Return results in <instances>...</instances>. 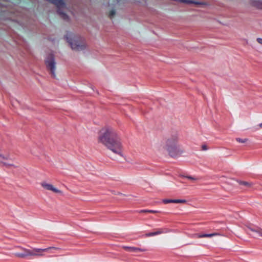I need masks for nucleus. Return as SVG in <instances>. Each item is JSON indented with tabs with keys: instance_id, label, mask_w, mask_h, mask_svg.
<instances>
[{
	"instance_id": "obj_16",
	"label": "nucleus",
	"mask_w": 262,
	"mask_h": 262,
	"mask_svg": "<svg viewBox=\"0 0 262 262\" xmlns=\"http://www.w3.org/2000/svg\"><path fill=\"white\" fill-rule=\"evenodd\" d=\"M236 140L239 143H244L247 141L248 139H241L239 138H237L236 139Z\"/></svg>"
},
{
	"instance_id": "obj_1",
	"label": "nucleus",
	"mask_w": 262,
	"mask_h": 262,
	"mask_svg": "<svg viewBox=\"0 0 262 262\" xmlns=\"http://www.w3.org/2000/svg\"><path fill=\"white\" fill-rule=\"evenodd\" d=\"M99 141L114 153L122 156V145L117 130L112 126H105L100 131Z\"/></svg>"
},
{
	"instance_id": "obj_23",
	"label": "nucleus",
	"mask_w": 262,
	"mask_h": 262,
	"mask_svg": "<svg viewBox=\"0 0 262 262\" xmlns=\"http://www.w3.org/2000/svg\"><path fill=\"white\" fill-rule=\"evenodd\" d=\"M148 210H141L140 211H139V212L140 213H146V212H148Z\"/></svg>"
},
{
	"instance_id": "obj_15",
	"label": "nucleus",
	"mask_w": 262,
	"mask_h": 262,
	"mask_svg": "<svg viewBox=\"0 0 262 262\" xmlns=\"http://www.w3.org/2000/svg\"><path fill=\"white\" fill-rule=\"evenodd\" d=\"M15 256L19 257V258H24L25 257V254H24V252L23 253H16L14 254Z\"/></svg>"
},
{
	"instance_id": "obj_20",
	"label": "nucleus",
	"mask_w": 262,
	"mask_h": 262,
	"mask_svg": "<svg viewBox=\"0 0 262 262\" xmlns=\"http://www.w3.org/2000/svg\"><path fill=\"white\" fill-rule=\"evenodd\" d=\"M159 211L157 210H148V213H158L159 212Z\"/></svg>"
},
{
	"instance_id": "obj_2",
	"label": "nucleus",
	"mask_w": 262,
	"mask_h": 262,
	"mask_svg": "<svg viewBox=\"0 0 262 262\" xmlns=\"http://www.w3.org/2000/svg\"><path fill=\"white\" fill-rule=\"evenodd\" d=\"M166 147L169 155L172 157L182 152L178 144V136L177 133L167 139L166 141Z\"/></svg>"
},
{
	"instance_id": "obj_6",
	"label": "nucleus",
	"mask_w": 262,
	"mask_h": 262,
	"mask_svg": "<svg viewBox=\"0 0 262 262\" xmlns=\"http://www.w3.org/2000/svg\"><path fill=\"white\" fill-rule=\"evenodd\" d=\"M41 186L48 190H51L55 193H61V191L55 188L52 184L43 182L41 183Z\"/></svg>"
},
{
	"instance_id": "obj_8",
	"label": "nucleus",
	"mask_w": 262,
	"mask_h": 262,
	"mask_svg": "<svg viewBox=\"0 0 262 262\" xmlns=\"http://www.w3.org/2000/svg\"><path fill=\"white\" fill-rule=\"evenodd\" d=\"M168 232V231L166 229H159L158 230V231H157L156 232H152L146 233V234H145V236L146 237L152 236H155V235H157L158 234H162L163 233H167Z\"/></svg>"
},
{
	"instance_id": "obj_17",
	"label": "nucleus",
	"mask_w": 262,
	"mask_h": 262,
	"mask_svg": "<svg viewBox=\"0 0 262 262\" xmlns=\"http://www.w3.org/2000/svg\"><path fill=\"white\" fill-rule=\"evenodd\" d=\"M115 14V10H112L111 12H110V16L111 18L113 17L114 15Z\"/></svg>"
},
{
	"instance_id": "obj_11",
	"label": "nucleus",
	"mask_w": 262,
	"mask_h": 262,
	"mask_svg": "<svg viewBox=\"0 0 262 262\" xmlns=\"http://www.w3.org/2000/svg\"><path fill=\"white\" fill-rule=\"evenodd\" d=\"M249 230L253 232H256L259 234V235L262 237V229L259 228L258 227H256L255 228H252L250 226H246Z\"/></svg>"
},
{
	"instance_id": "obj_22",
	"label": "nucleus",
	"mask_w": 262,
	"mask_h": 262,
	"mask_svg": "<svg viewBox=\"0 0 262 262\" xmlns=\"http://www.w3.org/2000/svg\"><path fill=\"white\" fill-rule=\"evenodd\" d=\"M202 150H206L208 149V147H207V145H203L202 146Z\"/></svg>"
},
{
	"instance_id": "obj_4",
	"label": "nucleus",
	"mask_w": 262,
	"mask_h": 262,
	"mask_svg": "<svg viewBox=\"0 0 262 262\" xmlns=\"http://www.w3.org/2000/svg\"><path fill=\"white\" fill-rule=\"evenodd\" d=\"M45 64L47 69L50 71L52 76L55 77V61L53 54H51L48 55L45 60Z\"/></svg>"
},
{
	"instance_id": "obj_12",
	"label": "nucleus",
	"mask_w": 262,
	"mask_h": 262,
	"mask_svg": "<svg viewBox=\"0 0 262 262\" xmlns=\"http://www.w3.org/2000/svg\"><path fill=\"white\" fill-rule=\"evenodd\" d=\"M238 184L241 185H244L247 187H250L252 184L246 181H237Z\"/></svg>"
},
{
	"instance_id": "obj_7",
	"label": "nucleus",
	"mask_w": 262,
	"mask_h": 262,
	"mask_svg": "<svg viewBox=\"0 0 262 262\" xmlns=\"http://www.w3.org/2000/svg\"><path fill=\"white\" fill-rule=\"evenodd\" d=\"M122 248L125 250H126L129 252H138L139 251L143 252V251H146V249H141V248L135 247L123 246Z\"/></svg>"
},
{
	"instance_id": "obj_3",
	"label": "nucleus",
	"mask_w": 262,
	"mask_h": 262,
	"mask_svg": "<svg viewBox=\"0 0 262 262\" xmlns=\"http://www.w3.org/2000/svg\"><path fill=\"white\" fill-rule=\"evenodd\" d=\"M67 41L69 43L71 48L73 50L77 51H81L86 48V43L84 40L74 39L69 38L67 36H65Z\"/></svg>"
},
{
	"instance_id": "obj_18",
	"label": "nucleus",
	"mask_w": 262,
	"mask_h": 262,
	"mask_svg": "<svg viewBox=\"0 0 262 262\" xmlns=\"http://www.w3.org/2000/svg\"><path fill=\"white\" fill-rule=\"evenodd\" d=\"M3 165L4 166H13L14 167V166L12 164H8L6 163H4V162H1Z\"/></svg>"
},
{
	"instance_id": "obj_19",
	"label": "nucleus",
	"mask_w": 262,
	"mask_h": 262,
	"mask_svg": "<svg viewBox=\"0 0 262 262\" xmlns=\"http://www.w3.org/2000/svg\"><path fill=\"white\" fill-rule=\"evenodd\" d=\"M186 177L187 179H190V180H197V178H194V177H191V176H187Z\"/></svg>"
},
{
	"instance_id": "obj_9",
	"label": "nucleus",
	"mask_w": 262,
	"mask_h": 262,
	"mask_svg": "<svg viewBox=\"0 0 262 262\" xmlns=\"http://www.w3.org/2000/svg\"><path fill=\"white\" fill-rule=\"evenodd\" d=\"M163 202L164 204H168V203H185L186 202V201L185 200H180V199H177V200H171V199H164L163 200Z\"/></svg>"
},
{
	"instance_id": "obj_21",
	"label": "nucleus",
	"mask_w": 262,
	"mask_h": 262,
	"mask_svg": "<svg viewBox=\"0 0 262 262\" xmlns=\"http://www.w3.org/2000/svg\"><path fill=\"white\" fill-rule=\"evenodd\" d=\"M257 41L259 43L262 45V38H257L256 39Z\"/></svg>"
},
{
	"instance_id": "obj_10",
	"label": "nucleus",
	"mask_w": 262,
	"mask_h": 262,
	"mask_svg": "<svg viewBox=\"0 0 262 262\" xmlns=\"http://www.w3.org/2000/svg\"><path fill=\"white\" fill-rule=\"evenodd\" d=\"M19 248L24 251V254H25V257L28 256H33V255H35V254L32 252V249H28L21 247H19Z\"/></svg>"
},
{
	"instance_id": "obj_25",
	"label": "nucleus",
	"mask_w": 262,
	"mask_h": 262,
	"mask_svg": "<svg viewBox=\"0 0 262 262\" xmlns=\"http://www.w3.org/2000/svg\"><path fill=\"white\" fill-rule=\"evenodd\" d=\"M0 157H2L3 158H4V157H3L1 154H0Z\"/></svg>"
},
{
	"instance_id": "obj_24",
	"label": "nucleus",
	"mask_w": 262,
	"mask_h": 262,
	"mask_svg": "<svg viewBox=\"0 0 262 262\" xmlns=\"http://www.w3.org/2000/svg\"><path fill=\"white\" fill-rule=\"evenodd\" d=\"M259 126L260 127L262 128V123L259 124Z\"/></svg>"
},
{
	"instance_id": "obj_14",
	"label": "nucleus",
	"mask_w": 262,
	"mask_h": 262,
	"mask_svg": "<svg viewBox=\"0 0 262 262\" xmlns=\"http://www.w3.org/2000/svg\"><path fill=\"white\" fill-rule=\"evenodd\" d=\"M190 237L191 238H203V234H200V233L192 234L190 235Z\"/></svg>"
},
{
	"instance_id": "obj_13",
	"label": "nucleus",
	"mask_w": 262,
	"mask_h": 262,
	"mask_svg": "<svg viewBox=\"0 0 262 262\" xmlns=\"http://www.w3.org/2000/svg\"><path fill=\"white\" fill-rule=\"evenodd\" d=\"M219 233H213L210 234H203V237H211L214 236L220 235Z\"/></svg>"
},
{
	"instance_id": "obj_5",
	"label": "nucleus",
	"mask_w": 262,
	"mask_h": 262,
	"mask_svg": "<svg viewBox=\"0 0 262 262\" xmlns=\"http://www.w3.org/2000/svg\"><path fill=\"white\" fill-rule=\"evenodd\" d=\"M52 249H58V248H56V247H49V248H45V249L33 248V249H32V252L33 253L35 254V255H33V256H43V254L42 253L43 252H48Z\"/></svg>"
}]
</instances>
